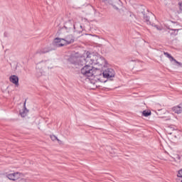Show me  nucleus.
Masks as SVG:
<instances>
[{
	"label": "nucleus",
	"mask_w": 182,
	"mask_h": 182,
	"mask_svg": "<svg viewBox=\"0 0 182 182\" xmlns=\"http://www.w3.org/2000/svg\"><path fill=\"white\" fill-rule=\"evenodd\" d=\"M110 64L105 57L100 56L97 53H92V80L96 83L102 82V77L112 79L116 76V72L112 68H109Z\"/></svg>",
	"instance_id": "obj_1"
},
{
	"label": "nucleus",
	"mask_w": 182,
	"mask_h": 182,
	"mask_svg": "<svg viewBox=\"0 0 182 182\" xmlns=\"http://www.w3.org/2000/svg\"><path fill=\"white\" fill-rule=\"evenodd\" d=\"M68 62L73 65L78 63V65L83 66V65H85V63H87V62L90 63L92 62V58L89 55H87L86 58L84 57L77 58L75 55H70L68 58Z\"/></svg>",
	"instance_id": "obj_2"
},
{
	"label": "nucleus",
	"mask_w": 182,
	"mask_h": 182,
	"mask_svg": "<svg viewBox=\"0 0 182 182\" xmlns=\"http://www.w3.org/2000/svg\"><path fill=\"white\" fill-rule=\"evenodd\" d=\"M85 65V66L81 69V73L84 76H86V82L92 83V66H90L92 65V61L90 63L87 61Z\"/></svg>",
	"instance_id": "obj_3"
},
{
	"label": "nucleus",
	"mask_w": 182,
	"mask_h": 182,
	"mask_svg": "<svg viewBox=\"0 0 182 182\" xmlns=\"http://www.w3.org/2000/svg\"><path fill=\"white\" fill-rule=\"evenodd\" d=\"M41 66H44V68H47L48 69H53V63L50 60H42L37 64L36 68L39 69Z\"/></svg>",
	"instance_id": "obj_4"
},
{
	"label": "nucleus",
	"mask_w": 182,
	"mask_h": 182,
	"mask_svg": "<svg viewBox=\"0 0 182 182\" xmlns=\"http://www.w3.org/2000/svg\"><path fill=\"white\" fill-rule=\"evenodd\" d=\"M6 177L9 178V179L11 180L12 181H16V180H19V178H22V177H23V174L19 172H16V173L7 174Z\"/></svg>",
	"instance_id": "obj_5"
},
{
	"label": "nucleus",
	"mask_w": 182,
	"mask_h": 182,
	"mask_svg": "<svg viewBox=\"0 0 182 182\" xmlns=\"http://www.w3.org/2000/svg\"><path fill=\"white\" fill-rule=\"evenodd\" d=\"M65 38H55L53 41V46H55V48H60L65 46Z\"/></svg>",
	"instance_id": "obj_6"
},
{
	"label": "nucleus",
	"mask_w": 182,
	"mask_h": 182,
	"mask_svg": "<svg viewBox=\"0 0 182 182\" xmlns=\"http://www.w3.org/2000/svg\"><path fill=\"white\" fill-rule=\"evenodd\" d=\"M176 25L177 24L173 23H172L171 27L168 28L169 31H169V33L171 35V36H177V35L178 34V31H180V29L175 27Z\"/></svg>",
	"instance_id": "obj_7"
},
{
	"label": "nucleus",
	"mask_w": 182,
	"mask_h": 182,
	"mask_svg": "<svg viewBox=\"0 0 182 182\" xmlns=\"http://www.w3.org/2000/svg\"><path fill=\"white\" fill-rule=\"evenodd\" d=\"M51 50H53V49L50 48V47H46L43 48L38 49L36 51V53L38 55H45V53H48L50 52Z\"/></svg>",
	"instance_id": "obj_8"
},
{
	"label": "nucleus",
	"mask_w": 182,
	"mask_h": 182,
	"mask_svg": "<svg viewBox=\"0 0 182 182\" xmlns=\"http://www.w3.org/2000/svg\"><path fill=\"white\" fill-rule=\"evenodd\" d=\"M102 39L99 38L97 36L92 35V43L96 45L97 46L100 47L102 46Z\"/></svg>",
	"instance_id": "obj_9"
},
{
	"label": "nucleus",
	"mask_w": 182,
	"mask_h": 182,
	"mask_svg": "<svg viewBox=\"0 0 182 182\" xmlns=\"http://www.w3.org/2000/svg\"><path fill=\"white\" fill-rule=\"evenodd\" d=\"M104 2H105V4H107V5H112V6L114 8V9H116L117 11L119 10V5H120V4H116V3H113V1L112 0H102Z\"/></svg>",
	"instance_id": "obj_10"
},
{
	"label": "nucleus",
	"mask_w": 182,
	"mask_h": 182,
	"mask_svg": "<svg viewBox=\"0 0 182 182\" xmlns=\"http://www.w3.org/2000/svg\"><path fill=\"white\" fill-rule=\"evenodd\" d=\"M10 82L16 85V86H19V78L16 75H11L9 78Z\"/></svg>",
	"instance_id": "obj_11"
},
{
	"label": "nucleus",
	"mask_w": 182,
	"mask_h": 182,
	"mask_svg": "<svg viewBox=\"0 0 182 182\" xmlns=\"http://www.w3.org/2000/svg\"><path fill=\"white\" fill-rule=\"evenodd\" d=\"M64 41L65 42L64 43L65 46L69 45L70 43H73V42H75V39L73 38V36L72 35H70L65 37V38H64Z\"/></svg>",
	"instance_id": "obj_12"
},
{
	"label": "nucleus",
	"mask_w": 182,
	"mask_h": 182,
	"mask_svg": "<svg viewBox=\"0 0 182 182\" xmlns=\"http://www.w3.org/2000/svg\"><path fill=\"white\" fill-rule=\"evenodd\" d=\"M172 111L174 112V113H177V114L182 113V104H179L178 105L173 107L172 108Z\"/></svg>",
	"instance_id": "obj_13"
},
{
	"label": "nucleus",
	"mask_w": 182,
	"mask_h": 182,
	"mask_svg": "<svg viewBox=\"0 0 182 182\" xmlns=\"http://www.w3.org/2000/svg\"><path fill=\"white\" fill-rule=\"evenodd\" d=\"M26 102H24V109L20 112V114L21 117H26V114L29 112V111L26 109Z\"/></svg>",
	"instance_id": "obj_14"
},
{
	"label": "nucleus",
	"mask_w": 182,
	"mask_h": 182,
	"mask_svg": "<svg viewBox=\"0 0 182 182\" xmlns=\"http://www.w3.org/2000/svg\"><path fill=\"white\" fill-rule=\"evenodd\" d=\"M172 159H173L174 161H176L177 163H180V160L181 159V156L178 154H173L171 156Z\"/></svg>",
	"instance_id": "obj_15"
},
{
	"label": "nucleus",
	"mask_w": 182,
	"mask_h": 182,
	"mask_svg": "<svg viewBox=\"0 0 182 182\" xmlns=\"http://www.w3.org/2000/svg\"><path fill=\"white\" fill-rule=\"evenodd\" d=\"M176 181L182 182V168L178 171Z\"/></svg>",
	"instance_id": "obj_16"
},
{
	"label": "nucleus",
	"mask_w": 182,
	"mask_h": 182,
	"mask_svg": "<svg viewBox=\"0 0 182 182\" xmlns=\"http://www.w3.org/2000/svg\"><path fill=\"white\" fill-rule=\"evenodd\" d=\"M50 139H51V140H52L53 141H55V140H57V141H58L59 144H60V143H62V141H60L59 139H58V138L56 137V136H55V135L50 136Z\"/></svg>",
	"instance_id": "obj_17"
},
{
	"label": "nucleus",
	"mask_w": 182,
	"mask_h": 182,
	"mask_svg": "<svg viewBox=\"0 0 182 182\" xmlns=\"http://www.w3.org/2000/svg\"><path fill=\"white\" fill-rule=\"evenodd\" d=\"M171 62H175V63H177V65H179V66H181V63L177 61L173 56L171 55V58H169Z\"/></svg>",
	"instance_id": "obj_18"
},
{
	"label": "nucleus",
	"mask_w": 182,
	"mask_h": 182,
	"mask_svg": "<svg viewBox=\"0 0 182 182\" xmlns=\"http://www.w3.org/2000/svg\"><path fill=\"white\" fill-rule=\"evenodd\" d=\"M143 116H144L145 117H148V116H150V114H151V112L149 111H143L142 112Z\"/></svg>",
	"instance_id": "obj_19"
},
{
	"label": "nucleus",
	"mask_w": 182,
	"mask_h": 182,
	"mask_svg": "<svg viewBox=\"0 0 182 182\" xmlns=\"http://www.w3.org/2000/svg\"><path fill=\"white\" fill-rule=\"evenodd\" d=\"M164 55L166 56V58H168V59H170V58H171V55L168 53H164Z\"/></svg>",
	"instance_id": "obj_20"
},
{
	"label": "nucleus",
	"mask_w": 182,
	"mask_h": 182,
	"mask_svg": "<svg viewBox=\"0 0 182 182\" xmlns=\"http://www.w3.org/2000/svg\"><path fill=\"white\" fill-rule=\"evenodd\" d=\"M97 85H96V82H94L93 81H92V90H95V89H97Z\"/></svg>",
	"instance_id": "obj_21"
},
{
	"label": "nucleus",
	"mask_w": 182,
	"mask_h": 182,
	"mask_svg": "<svg viewBox=\"0 0 182 182\" xmlns=\"http://www.w3.org/2000/svg\"><path fill=\"white\" fill-rule=\"evenodd\" d=\"M37 76H42V72H41V70H37Z\"/></svg>",
	"instance_id": "obj_22"
},
{
	"label": "nucleus",
	"mask_w": 182,
	"mask_h": 182,
	"mask_svg": "<svg viewBox=\"0 0 182 182\" xmlns=\"http://www.w3.org/2000/svg\"><path fill=\"white\" fill-rule=\"evenodd\" d=\"M95 16L96 18L100 16V13H99V12H97V11H95Z\"/></svg>",
	"instance_id": "obj_23"
},
{
	"label": "nucleus",
	"mask_w": 182,
	"mask_h": 182,
	"mask_svg": "<svg viewBox=\"0 0 182 182\" xmlns=\"http://www.w3.org/2000/svg\"><path fill=\"white\" fill-rule=\"evenodd\" d=\"M156 27V28L157 29V31H161V27H159V26L156 25L154 26Z\"/></svg>",
	"instance_id": "obj_24"
},
{
	"label": "nucleus",
	"mask_w": 182,
	"mask_h": 182,
	"mask_svg": "<svg viewBox=\"0 0 182 182\" xmlns=\"http://www.w3.org/2000/svg\"><path fill=\"white\" fill-rule=\"evenodd\" d=\"M144 19L146 21V22H149L150 18L149 16H144Z\"/></svg>",
	"instance_id": "obj_25"
},
{
	"label": "nucleus",
	"mask_w": 182,
	"mask_h": 182,
	"mask_svg": "<svg viewBox=\"0 0 182 182\" xmlns=\"http://www.w3.org/2000/svg\"><path fill=\"white\" fill-rule=\"evenodd\" d=\"M179 8H180L181 11H182V2L179 3Z\"/></svg>",
	"instance_id": "obj_26"
},
{
	"label": "nucleus",
	"mask_w": 182,
	"mask_h": 182,
	"mask_svg": "<svg viewBox=\"0 0 182 182\" xmlns=\"http://www.w3.org/2000/svg\"><path fill=\"white\" fill-rule=\"evenodd\" d=\"M117 1L119 2V4H122V1H120V0H117Z\"/></svg>",
	"instance_id": "obj_27"
},
{
	"label": "nucleus",
	"mask_w": 182,
	"mask_h": 182,
	"mask_svg": "<svg viewBox=\"0 0 182 182\" xmlns=\"http://www.w3.org/2000/svg\"><path fill=\"white\" fill-rule=\"evenodd\" d=\"M171 129V128H168V132H169Z\"/></svg>",
	"instance_id": "obj_28"
},
{
	"label": "nucleus",
	"mask_w": 182,
	"mask_h": 182,
	"mask_svg": "<svg viewBox=\"0 0 182 182\" xmlns=\"http://www.w3.org/2000/svg\"><path fill=\"white\" fill-rule=\"evenodd\" d=\"M169 134H171V132H169Z\"/></svg>",
	"instance_id": "obj_29"
}]
</instances>
